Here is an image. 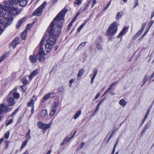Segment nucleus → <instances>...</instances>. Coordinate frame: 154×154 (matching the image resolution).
Returning a JSON list of instances; mask_svg holds the SVG:
<instances>
[{"label": "nucleus", "instance_id": "58", "mask_svg": "<svg viewBox=\"0 0 154 154\" xmlns=\"http://www.w3.org/2000/svg\"><path fill=\"white\" fill-rule=\"evenodd\" d=\"M66 141L63 140V142H62V143H61L60 144V146H63L64 144L65 143H66Z\"/></svg>", "mask_w": 154, "mask_h": 154}, {"label": "nucleus", "instance_id": "30", "mask_svg": "<svg viewBox=\"0 0 154 154\" xmlns=\"http://www.w3.org/2000/svg\"><path fill=\"white\" fill-rule=\"evenodd\" d=\"M28 142V140H25L23 141L21 147L20 148V149H21L23 148L26 145L27 143Z\"/></svg>", "mask_w": 154, "mask_h": 154}, {"label": "nucleus", "instance_id": "7", "mask_svg": "<svg viewBox=\"0 0 154 154\" xmlns=\"http://www.w3.org/2000/svg\"><path fill=\"white\" fill-rule=\"evenodd\" d=\"M51 124L52 123L51 122L48 124H43L40 122H38L37 123L38 127L42 129L45 131L50 128Z\"/></svg>", "mask_w": 154, "mask_h": 154}, {"label": "nucleus", "instance_id": "42", "mask_svg": "<svg viewBox=\"0 0 154 154\" xmlns=\"http://www.w3.org/2000/svg\"><path fill=\"white\" fill-rule=\"evenodd\" d=\"M72 24H73L71 22L69 23V24L67 27V29L68 30L70 29L72 25Z\"/></svg>", "mask_w": 154, "mask_h": 154}, {"label": "nucleus", "instance_id": "31", "mask_svg": "<svg viewBox=\"0 0 154 154\" xmlns=\"http://www.w3.org/2000/svg\"><path fill=\"white\" fill-rule=\"evenodd\" d=\"M142 33L140 31H139L134 36V39H136Z\"/></svg>", "mask_w": 154, "mask_h": 154}, {"label": "nucleus", "instance_id": "33", "mask_svg": "<svg viewBox=\"0 0 154 154\" xmlns=\"http://www.w3.org/2000/svg\"><path fill=\"white\" fill-rule=\"evenodd\" d=\"M82 3L81 0H75L74 4L76 5H79Z\"/></svg>", "mask_w": 154, "mask_h": 154}, {"label": "nucleus", "instance_id": "21", "mask_svg": "<svg viewBox=\"0 0 154 154\" xmlns=\"http://www.w3.org/2000/svg\"><path fill=\"white\" fill-rule=\"evenodd\" d=\"M47 112L46 110L44 109L40 113V115L42 118H43L47 114Z\"/></svg>", "mask_w": 154, "mask_h": 154}, {"label": "nucleus", "instance_id": "11", "mask_svg": "<svg viewBox=\"0 0 154 154\" xmlns=\"http://www.w3.org/2000/svg\"><path fill=\"white\" fill-rule=\"evenodd\" d=\"M26 19V17H24L19 20L16 25V28H19L21 26L23 23L24 22Z\"/></svg>", "mask_w": 154, "mask_h": 154}, {"label": "nucleus", "instance_id": "49", "mask_svg": "<svg viewBox=\"0 0 154 154\" xmlns=\"http://www.w3.org/2000/svg\"><path fill=\"white\" fill-rule=\"evenodd\" d=\"M26 140H28L29 139H30V138H31V136H30V135H26Z\"/></svg>", "mask_w": 154, "mask_h": 154}, {"label": "nucleus", "instance_id": "59", "mask_svg": "<svg viewBox=\"0 0 154 154\" xmlns=\"http://www.w3.org/2000/svg\"><path fill=\"white\" fill-rule=\"evenodd\" d=\"M98 39H99V40L100 42H102V38L100 36H99Z\"/></svg>", "mask_w": 154, "mask_h": 154}, {"label": "nucleus", "instance_id": "44", "mask_svg": "<svg viewBox=\"0 0 154 154\" xmlns=\"http://www.w3.org/2000/svg\"><path fill=\"white\" fill-rule=\"evenodd\" d=\"M22 81L23 83L25 85L26 84L27 82V80L25 79H22Z\"/></svg>", "mask_w": 154, "mask_h": 154}, {"label": "nucleus", "instance_id": "27", "mask_svg": "<svg viewBox=\"0 0 154 154\" xmlns=\"http://www.w3.org/2000/svg\"><path fill=\"white\" fill-rule=\"evenodd\" d=\"M149 124V122L148 123V124L146 125L144 129H143L141 134V135H142V134L145 132H146L147 129L148 128L149 126L150 125V124H149V125H148Z\"/></svg>", "mask_w": 154, "mask_h": 154}, {"label": "nucleus", "instance_id": "54", "mask_svg": "<svg viewBox=\"0 0 154 154\" xmlns=\"http://www.w3.org/2000/svg\"><path fill=\"white\" fill-rule=\"evenodd\" d=\"M111 2V1H110L109 2V3L107 5V6L106 7L104 8V10H106L109 7V5L110 4Z\"/></svg>", "mask_w": 154, "mask_h": 154}, {"label": "nucleus", "instance_id": "20", "mask_svg": "<svg viewBox=\"0 0 154 154\" xmlns=\"http://www.w3.org/2000/svg\"><path fill=\"white\" fill-rule=\"evenodd\" d=\"M98 70L97 69H95L93 70V75L91 78V83L92 84L94 80V79L97 74V72Z\"/></svg>", "mask_w": 154, "mask_h": 154}, {"label": "nucleus", "instance_id": "57", "mask_svg": "<svg viewBox=\"0 0 154 154\" xmlns=\"http://www.w3.org/2000/svg\"><path fill=\"white\" fill-rule=\"evenodd\" d=\"M24 86H21V88L22 89V91L23 92H25L26 91V89H24Z\"/></svg>", "mask_w": 154, "mask_h": 154}, {"label": "nucleus", "instance_id": "48", "mask_svg": "<svg viewBox=\"0 0 154 154\" xmlns=\"http://www.w3.org/2000/svg\"><path fill=\"white\" fill-rule=\"evenodd\" d=\"M78 16V15H76V16L70 22L72 24L75 21L76 19Z\"/></svg>", "mask_w": 154, "mask_h": 154}, {"label": "nucleus", "instance_id": "56", "mask_svg": "<svg viewBox=\"0 0 154 154\" xmlns=\"http://www.w3.org/2000/svg\"><path fill=\"white\" fill-rule=\"evenodd\" d=\"M116 83H113L110 86V87H109V88L108 89H109V90L110 91V90L112 88V86L114 85L115 84H116Z\"/></svg>", "mask_w": 154, "mask_h": 154}, {"label": "nucleus", "instance_id": "24", "mask_svg": "<svg viewBox=\"0 0 154 154\" xmlns=\"http://www.w3.org/2000/svg\"><path fill=\"white\" fill-rule=\"evenodd\" d=\"M81 111L79 110L75 114L73 117V118L75 119H76L81 114Z\"/></svg>", "mask_w": 154, "mask_h": 154}, {"label": "nucleus", "instance_id": "26", "mask_svg": "<svg viewBox=\"0 0 154 154\" xmlns=\"http://www.w3.org/2000/svg\"><path fill=\"white\" fill-rule=\"evenodd\" d=\"M86 42L82 43L77 48L78 50H81L83 48L85 45Z\"/></svg>", "mask_w": 154, "mask_h": 154}, {"label": "nucleus", "instance_id": "3", "mask_svg": "<svg viewBox=\"0 0 154 154\" xmlns=\"http://www.w3.org/2000/svg\"><path fill=\"white\" fill-rule=\"evenodd\" d=\"M1 9H0V17H3L2 19H0V23L3 27L6 28L11 23L13 19L9 14H11L9 12L10 8L6 7L7 8L3 9V6H0Z\"/></svg>", "mask_w": 154, "mask_h": 154}, {"label": "nucleus", "instance_id": "37", "mask_svg": "<svg viewBox=\"0 0 154 154\" xmlns=\"http://www.w3.org/2000/svg\"><path fill=\"white\" fill-rule=\"evenodd\" d=\"M97 48L98 49L100 50L102 49L101 45L99 43H97L96 45Z\"/></svg>", "mask_w": 154, "mask_h": 154}, {"label": "nucleus", "instance_id": "47", "mask_svg": "<svg viewBox=\"0 0 154 154\" xmlns=\"http://www.w3.org/2000/svg\"><path fill=\"white\" fill-rule=\"evenodd\" d=\"M70 139H71V138H69L68 136H66L65 137L64 140L66 142H68Z\"/></svg>", "mask_w": 154, "mask_h": 154}, {"label": "nucleus", "instance_id": "29", "mask_svg": "<svg viewBox=\"0 0 154 154\" xmlns=\"http://www.w3.org/2000/svg\"><path fill=\"white\" fill-rule=\"evenodd\" d=\"M119 103L120 104L122 105L123 107L125 106L126 104V102L123 99L120 100Z\"/></svg>", "mask_w": 154, "mask_h": 154}, {"label": "nucleus", "instance_id": "61", "mask_svg": "<svg viewBox=\"0 0 154 154\" xmlns=\"http://www.w3.org/2000/svg\"><path fill=\"white\" fill-rule=\"evenodd\" d=\"M30 24H27V27L25 29H26V30L27 31V30L29 29V27L30 26Z\"/></svg>", "mask_w": 154, "mask_h": 154}, {"label": "nucleus", "instance_id": "40", "mask_svg": "<svg viewBox=\"0 0 154 154\" xmlns=\"http://www.w3.org/2000/svg\"><path fill=\"white\" fill-rule=\"evenodd\" d=\"M13 122V120L12 119H11L9 120L8 122L6 124V126H7L8 125L11 124Z\"/></svg>", "mask_w": 154, "mask_h": 154}, {"label": "nucleus", "instance_id": "28", "mask_svg": "<svg viewBox=\"0 0 154 154\" xmlns=\"http://www.w3.org/2000/svg\"><path fill=\"white\" fill-rule=\"evenodd\" d=\"M34 104V102H33V100L32 99L27 104V105L29 107H31L32 106H33Z\"/></svg>", "mask_w": 154, "mask_h": 154}, {"label": "nucleus", "instance_id": "52", "mask_svg": "<svg viewBox=\"0 0 154 154\" xmlns=\"http://www.w3.org/2000/svg\"><path fill=\"white\" fill-rule=\"evenodd\" d=\"M88 7H89L88 6V5H86L83 9L82 11H83L86 10L88 8Z\"/></svg>", "mask_w": 154, "mask_h": 154}, {"label": "nucleus", "instance_id": "8", "mask_svg": "<svg viewBox=\"0 0 154 154\" xmlns=\"http://www.w3.org/2000/svg\"><path fill=\"white\" fill-rule=\"evenodd\" d=\"M11 110L7 106L3 104H0V115L2 113H6Z\"/></svg>", "mask_w": 154, "mask_h": 154}, {"label": "nucleus", "instance_id": "60", "mask_svg": "<svg viewBox=\"0 0 154 154\" xmlns=\"http://www.w3.org/2000/svg\"><path fill=\"white\" fill-rule=\"evenodd\" d=\"M4 141V139L2 138L0 139V144H1Z\"/></svg>", "mask_w": 154, "mask_h": 154}, {"label": "nucleus", "instance_id": "34", "mask_svg": "<svg viewBox=\"0 0 154 154\" xmlns=\"http://www.w3.org/2000/svg\"><path fill=\"white\" fill-rule=\"evenodd\" d=\"M64 88L63 86H62L60 87L58 89V91L59 92H63L64 91Z\"/></svg>", "mask_w": 154, "mask_h": 154}, {"label": "nucleus", "instance_id": "35", "mask_svg": "<svg viewBox=\"0 0 154 154\" xmlns=\"http://www.w3.org/2000/svg\"><path fill=\"white\" fill-rule=\"evenodd\" d=\"M122 16V15L119 12H118L117 13V15L116 16V20H119L120 19Z\"/></svg>", "mask_w": 154, "mask_h": 154}, {"label": "nucleus", "instance_id": "1", "mask_svg": "<svg viewBox=\"0 0 154 154\" xmlns=\"http://www.w3.org/2000/svg\"><path fill=\"white\" fill-rule=\"evenodd\" d=\"M67 11V9L64 8L54 19L48 29L50 35L58 38L61 32L64 17Z\"/></svg>", "mask_w": 154, "mask_h": 154}, {"label": "nucleus", "instance_id": "46", "mask_svg": "<svg viewBox=\"0 0 154 154\" xmlns=\"http://www.w3.org/2000/svg\"><path fill=\"white\" fill-rule=\"evenodd\" d=\"M145 25H144V24H143V25L142 26L141 28V29L139 30L142 33V32L143 31L145 26Z\"/></svg>", "mask_w": 154, "mask_h": 154}, {"label": "nucleus", "instance_id": "39", "mask_svg": "<svg viewBox=\"0 0 154 154\" xmlns=\"http://www.w3.org/2000/svg\"><path fill=\"white\" fill-rule=\"evenodd\" d=\"M49 98H51L55 97V94L53 93H49L48 94Z\"/></svg>", "mask_w": 154, "mask_h": 154}, {"label": "nucleus", "instance_id": "13", "mask_svg": "<svg viewBox=\"0 0 154 154\" xmlns=\"http://www.w3.org/2000/svg\"><path fill=\"white\" fill-rule=\"evenodd\" d=\"M8 104L9 106L14 105L15 103V101L13 98L11 97L9 98L8 100Z\"/></svg>", "mask_w": 154, "mask_h": 154}, {"label": "nucleus", "instance_id": "6", "mask_svg": "<svg viewBox=\"0 0 154 154\" xmlns=\"http://www.w3.org/2000/svg\"><path fill=\"white\" fill-rule=\"evenodd\" d=\"M46 5V2H44L40 6L34 11L33 13V15L37 16L40 15L42 13L43 9L45 8Z\"/></svg>", "mask_w": 154, "mask_h": 154}, {"label": "nucleus", "instance_id": "64", "mask_svg": "<svg viewBox=\"0 0 154 154\" xmlns=\"http://www.w3.org/2000/svg\"><path fill=\"white\" fill-rule=\"evenodd\" d=\"M29 152L27 150H26L25 152L23 153V154H29Z\"/></svg>", "mask_w": 154, "mask_h": 154}, {"label": "nucleus", "instance_id": "23", "mask_svg": "<svg viewBox=\"0 0 154 154\" xmlns=\"http://www.w3.org/2000/svg\"><path fill=\"white\" fill-rule=\"evenodd\" d=\"M90 18L87 19L86 20L84 21V22L79 27L80 29H81L85 25L86 23L89 21Z\"/></svg>", "mask_w": 154, "mask_h": 154}, {"label": "nucleus", "instance_id": "51", "mask_svg": "<svg viewBox=\"0 0 154 154\" xmlns=\"http://www.w3.org/2000/svg\"><path fill=\"white\" fill-rule=\"evenodd\" d=\"M75 79H71L70 80L69 83L70 84V86H71V85L74 82H75Z\"/></svg>", "mask_w": 154, "mask_h": 154}, {"label": "nucleus", "instance_id": "25", "mask_svg": "<svg viewBox=\"0 0 154 154\" xmlns=\"http://www.w3.org/2000/svg\"><path fill=\"white\" fill-rule=\"evenodd\" d=\"M149 78V76L147 75H145L143 80V84L141 85V86H143L145 84L147 80H148Z\"/></svg>", "mask_w": 154, "mask_h": 154}, {"label": "nucleus", "instance_id": "41", "mask_svg": "<svg viewBox=\"0 0 154 154\" xmlns=\"http://www.w3.org/2000/svg\"><path fill=\"white\" fill-rule=\"evenodd\" d=\"M6 57V55H3L0 57V63L2 62Z\"/></svg>", "mask_w": 154, "mask_h": 154}, {"label": "nucleus", "instance_id": "5", "mask_svg": "<svg viewBox=\"0 0 154 154\" xmlns=\"http://www.w3.org/2000/svg\"><path fill=\"white\" fill-rule=\"evenodd\" d=\"M117 30V22L114 21L109 26L106 31L107 35H113Z\"/></svg>", "mask_w": 154, "mask_h": 154}, {"label": "nucleus", "instance_id": "14", "mask_svg": "<svg viewBox=\"0 0 154 154\" xmlns=\"http://www.w3.org/2000/svg\"><path fill=\"white\" fill-rule=\"evenodd\" d=\"M19 39V38L16 37L13 41L11 45L14 48H15L17 45L18 44Z\"/></svg>", "mask_w": 154, "mask_h": 154}, {"label": "nucleus", "instance_id": "38", "mask_svg": "<svg viewBox=\"0 0 154 154\" xmlns=\"http://www.w3.org/2000/svg\"><path fill=\"white\" fill-rule=\"evenodd\" d=\"M150 112V110L149 109L146 112V114L144 117V118H145V119H147V118L148 116V115H149V114Z\"/></svg>", "mask_w": 154, "mask_h": 154}, {"label": "nucleus", "instance_id": "17", "mask_svg": "<svg viewBox=\"0 0 154 154\" xmlns=\"http://www.w3.org/2000/svg\"><path fill=\"white\" fill-rule=\"evenodd\" d=\"M52 45H48L47 44L45 45V50L48 53L50 52L51 51L52 49Z\"/></svg>", "mask_w": 154, "mask_h": 154}, {"label": "nucleus", "instance_id": "9", "mask_svg": "<svg viewBox=\"0 0 154 154\" xmlns=\"http://www.w3.org/2000/svg\"><path fill=\"white\" fill-rule=\"evenodd\" d=\"M50 37L47 40V43L48 45H53L56 42V39L58 38L57 37L51 36L50 35Z\"/></svg>", "mask_w": 154, "mask_h": 154}, {"label": "nucleus", "instance_id": "62", "mask_svg": "<svg viewBox=\"0 0 154 154\" xmlns=\"http://www.w3.org/2000/svg\"><path fill=\"white\" fill-rule=\"evenodd\" d=\"M34 106H33L32 108H31V113H32V114H33V112H34Z\"/></svg>", "mask_w": 154, "mask_h": 154}, {"label": "nucleus", "instance_id": "4", "mask_svg": "<svg viewBox=\"0 0 154 154\" xmlns=\"http://www.w3.org/2000/svg\"><path fill=\"white\" fill-rule=\"evenodd\" d=\"M44 41L45 38L43 37L39 44V49L38 53L36 55H32L30 56V60L32 63H35L37 59H38L40 62L44 59L45 53L44 51L42 46L44 45Z\"/></svg>", "mask_w": 154, "mask_h": 154}, {"label": "nucleus", "instance_id": "36", "mask_svg": "<svg viewBox=\"0 0 154 154\" xmlns=\"http://www.w3.org/2000/svg\"><path fill=\"white\" fill-rule=\"evenodd\" d=\"M10 132L9 131H7V132L5 134L4 137L6 139H8L9 136Z\"/></svg>", "mask_w": 154, "mask_h": 154}, {"label": "nucleus", "instance_id": "45", "mask_svg": "<svg viewBox=\"0 0 154 154\" xmlns=\"http://www.w3.org/2000/svg\"><path fill=\"white\" fill-rule=\"evenodd\" d=\"M134 8L136 6L138 5V0H134Z\"/></svg>", "mask_w": 154, "mask_h": 154}, {"label": "nucleus", "instance_id": "53", "mask_svg": "<svg viewBox=\"0 0 154 154\" xmlns=\"http://www.w3.org/2000/svg\"><path fill=\"white\" fill-rule=\"evenodd\" d=\"M100 95V94L99 93H98L96 95V96H95V97L94 98L95 99H97L98 98V97H99Z\"/></svg>", "mask_w": 154, "mask_h": 154}, {"label": "nucleus", "instance_id": "22", "mask_svg": "<svg viewBox=\"0 0 154 154\" xmlns=\"http://www.w3.org/2000/svg\"><path fill=\"white\" fill-rule=\"evenodd\" d=\"M27 30L26 29H25L24 31L23 32L22 34L21 35V37L22 39H25L27 35Z\"/></svg>", "mask_w": 154, "mask_h": 154}, {"label": "nucleus", "instance_id": "16", "mask_svg": "<svg viewBox=\"0 0 154 154\" xmlns=\"http://www.w3.org/2000/svg\"><path fill=\"white\" fill-rule=\"evenodd\" d=\"M58 103L57 102H54L53 105L52 106V108L51 109V111L55 112L57 109V106H58Z\"/></svg>", "mask_w": 154, "mask_h": 154}, {"label": "nucleus", "instance_id": "18", "mask_svg": "<svg viewBox=\"0 0 154 154\" xmlns=\"http://www.w3.org/2000/svg\"><path fill=\"white\" fill-rule=\"evenodd\" d=\"M85 72V70L84 69H82L79 70L77 75V79H79L83 74Z\"/></svg>", "mask_w": 154, "mask_h": 154}, {"label": "nucleus", "instance_id": "32", "mask_svg": "<svg viewBox=\"0 0 154 154\" xmlns=\"http://www.w3.org/2000/svg\"><path fill=\"white\" fill-rule=\"evenodd\" d=\"M49 98V95L48 94L45 95L42 100V102L43 103L44 102L45 100H46Z\"/></svg>", "mask_w": 154, "mask_h": 154}, {"label": "nucleus", "instance_id": "15", "mask_svg": "<svg viewBox=\"0 0 154 154\" xmlns=\"http://www.w3.org/2000/svg\"><path fill=\"white\" fill-rule=\"evenodd\" d=\"M128 28L126 27H125L119 33L118 35V38H119L120 36L124 35L127 32Z\"/></svg>", "mask_w": 154, "mask_h": 154}, {"label": "nucleus", "instance_id": "43", "mask_svg": "<svg viewBox=\"0 0 154 154\" xmlns=\"http://www.w3.org/2000/svg\"><path fill=\"white\" fill-rule=\"evenodd\" d=\"M149 28H147L146 29L145 31L144 32V33L142 35V36L143 37H144L145 35L147 34V32L149 30Z\"/></svg>", "mask_w": 154, "mask_h": 154}, {"label": "nucleus", "instance_id": "10", "mask_svg": "<svg viewBox=\"0 0 154 154\" xmlns=\"http://www.w3.org/2000/svg\"><path fill=\"white\" fill-rule=\"evenodd\" d=\"M12 95L15 99H18L20 97L19 94L18 93L15 92L14 90L11 91L9 93L8 97L11 96Z\"/></svg>", "mask_w": 154, "mask_h": 154}, {"label": "nucleus", "instance_id": "50", "mask_svg": "<svg viewBox=\"0 0 154 154\" xmlns=\"http://www.w3.org/2000/svg\"><path fill=\"white\" fill-rule=\"evenodd\" d=\"M17 110H18L17 109H16L15 110V112H14L12 113L11 116L12 117H13L15 115V114L16 113L17 111Z\"/></svg>", "mask_w": 154, "mask_h": 154}, {"label": "nucleus", "instance_id": "55", "mask_svg": "<svg viewBox=\"0 0 154 154\" xmlns=\"http://www.w3.org/2000/svg\"><path fill=\"white\" fill-rule=\"evenodd\" d=\"M55 113V112L51 111L50 113L49 114V116H52L54 115Z\"/></svg>", "mask_w": 154, "mask_h": 154}, {"label": "nucleus", "instance_id": "12", "mask_svg": "<svg viewBox=\"0 0 154 154\" xmlns=\"http://www.w3.org/2000/svg\"><path fill=\"white\" fill-rule=\"evenodd\" d=\"M39 72V69H36L35 70H34L33 72H32L30 74L29 76V78L30 80L31 79L35 76Z\"/></svg>", "mask_w": 154, "mask_h": 154}, {"label": "nucleus", "instance_id": "19", "mask_svg": "<svg viewBox=\"0 0 154 154\" xmlns=\"http://www.w3.org/2000/svg\"><path fill=\"white\" fill-rule=\"evenodd\" d=\"M96 3L97 1L96 0H89L88 1L86 5H88V6L89 7L91 4H92V5L91 8H92L96 4Z\"/></svg>", "mask_w": 154, "mask_h": 154}, {"label": "nucleus", "instance_id": "63", "mask_svg": "<svg viewBox=\"0 0 154 154\" xmlns=\"http://www.w3.org/2000/svg\"><path fill=\"white\" fill-rule=\"evenodd\" d=\"M30 130L29 129L28 131V132H27V133L26 134V135H30Z\"/></svg>", "mask_w": 154, "mask_h": 154}, {"label": "nucleus", "instance_id": "2", "mask_svg": "<svg viewBox=\"0 0 154 154\" xmlns=\"http://www.w3.org/2000/svg\"><path fill=\"white\" fill-rule=\"evenodd\" d=\"M18 3H19L20 6L24 7L26 5L27 1L26 0H9L5 2V5L10 8L9 12L11 15H17L22 11V9H18L17 7L13 6Z\"/></svg>", "mask_w": 154, "mask_h": 154}]
</instances>
